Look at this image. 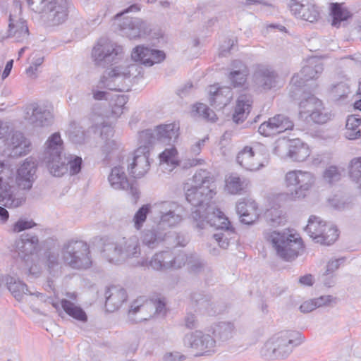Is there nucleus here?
Here are the masks:
<instances>
[{"instance_id": "obj_1", "label": "nucleus", "mask_w": 361, "mask_h": 361, "mask_svg": "<svg viewBox=\"0 0 361 361\" xmlns=\"http://www.w3.org/2000/svg\"><path fill=\"white\" fill-rule=\"evenodd\" d=\"M63 140L59 133L51 135L44 144L43 161L54 176L60 177L70 169V174L75 175L81 170L82 160L78 156L62 155Z\"/></svg>"}, {"instance_id": "obj_2", "label": "nucleus", "mask_w": 361, "mask_h": 361, "mask_svg": "<svg viewBox=\"0 0 361 361\" xmlns=\"http://www.w3.org/2000/svg\"><path fill=\"white\" fill-rule=\"evenodd\" d=\"M191 217L194 227L199 230L204 229L207 226L221 230L214 234L213 237L220 247L228 248L229 240L233 238L235 231L228 219L219 209L209 206L203 212L200 209L192 210Z\"/></svg>"}, {"instance_id": "obj_3", "label": "nucleus", "mask_w": 361, "mask_h": 361, "mask_svg": "<svg viewBox=\"0 0 361 361\" xmlns=\"http://www.w3.org/2000/svg\"><path fill=\"white\" fill-rule=\"evenodd\" d=\"M214 177L211 172L200 169L192 176V184L185 186V198L193 207L194 210L204 211L209 207L210 200L216 194L214 188Z\"/></svg>"}, {"instance_id": "obj_4", "label": "nucleus", "mask_w": 361, "mask_h": 361, "mask_svg": "<svg viewBox=\"0 0 361 361\" xmlns=\"http://www.w3.org/2000/svg\"><path fill=\"white\" fill-rule=\"evenodd\" d=\"M303 342L304 337L299 331H281L265 342L260 354L268 360L285 359L291 354L294 348Z\"/></svg>"}, {"instance_id": "obj_5", "label": "nucleus", "mask_w": 361, "mask_h": 361, "mask_svg": "<svg viewBox=\"0 0 361 361\" xmlns=\"http://www.w3.org/2000/svg\"><path fill=\"white\" fill-rule=\"evenodd\" d=\"M27 4L31 11L41 15L49 27L63 24L73 6L68 0H27Z\"/></svg>"}, {"instance_id": "obj_6", "label": "nucleus", "mask_w": 361, "mask_h": 361, "mask_svg": "<svg viewBox=\"0 0 361 361\" xmlns=\"http://www.w3.org/2000/svg\"><path fill=\"white\" fill-rule=\"evenodd\" d=\"M264 237L271 243L277 255L285 261L290 262L296 259L303 248L301 238L289 232H265Z\"/></svg>"}, {"instance_id": "obj_7", "label": "nucleus", "mask_w": 361, "mask_h": 361, "mask_svg": "<svg viewBox=\"0 0 361 361\" xmlns=\"http://www.w3.org/2000/svg\"><path fill=\"white\" fill-rule=\"evenodd\" d=\"M152 214L154 222L166 231L178 224L183 219V207L174 201H161L152 206Z\"/></svg>"}, {"instance_id": "obj_8", "label": "nucleus", "mask_w": 361, "mask_h": 361, "mask_svg": "<svg viewBox=\"0 0 361 361\" xmlns=\"http://www.w3.org/2000/svg\"><path fill=\"white\" fill-rule=\"evenodd\" d=\"M138 11H140L138 6L133 4L115 16L116 20H118V26L121 34L130 39L145 37L151 32L149 25L141 18L129 16L122 18V16L125 13Z\"/></svg>"}, {"instance_id": "obj_9", "label": "nucleus", "mask_w": 361, "mask_h": 361, "mask_svg": "<svg viewBox=\"0 0 361 361\" xmlns=\"http://www.w3.org/2000/svg\"><path fill=\"white\" fill-rule=\"evenodd\" d=\"M64 262L74 269H87L92 262L88 245L82 240H71L65 244L62 250Z\"/></svg>"}, {"instance_id": "obj_10", "label": "nucleus", "mask_w": 361, "mask_h": 361, "mask_svg": "<svg viewBox=\"0 0 361 361\" xmlns=\"http://www.w3.org/2000/svg\"><path fill=\"white\" fill-rule=\"evenodd\" d=\"M179 126L175 123L161 124L154 129H147L139 133V142L145 143L149 147L159 142L169 144L174 142L178 137Z\"/></svg>"}, {"instance_id": "obj_11", "label": "nucleus", "mask_w": 361, "mask_h": 361, "mask_svg": "<svg viewBox=\"0 0 361 361\" xmlns=\"http://www.w3.org/2000/svg\"><path fill=\"white\" fill-rule=\"evenodd\" d=\"M310 238L324 245L333 244L338 237V230L332 225H327L316 216H310L305 228Z\"/></svg>"}, {"instance_id": "obj_12", "label": "nucleus", "mask_w": 361, "mask_h": 361, "mask_svg": "<svg viewBox=\"0 0 361 361\" xmlns=\"http://www.w3.org/2000/svg\"><path fill=\"white\" fill-rule=\"evenodd\" d=\"M285 182L287 187H295L294 190L290 193V197L292 200H297L306 197L314 184L315 178L310 172L293 170L286 173Z\"/></svg>"}, {"instance_id": "obj_13", "label": "nucleus", "mask_w": 361, "mask_h": 361, "mask_svg": "<svg viewBox=\"0 0 361 361\" xmlns=\"http://www.w3.org/2000/svg\"><path fill=\"white\" fill-rule=\"evenodd\" d=\"M21 3L15 0L13 2L9 14L8 29L6 32H0V41L8 37H13L18 42L26 39L29 35L26 21L21 18Z\"/></svg>"}, {"instance_id": "obj_14", "label": "nucleus", "mask_w": 361, "mask_h": 361, "mask_svg": "<svg viewBox=\"0 0 361 361\" xmlns=\"http://www.w3.org/2000/svg\"><path fill=\"white\" fill-rule=\"evenodd\" d=\"M123 53V48L106 38H101L94 47L92 52L95 64L105 67L116 63Z\"/></svg>"}, {"instance_id": "obj_15", "label": "nucleus", "mask_w": 361, "mask_h": 361, "mask_svg": "<svg viewBox=\"0 0 361 361\" xmlns=\"http://www.w3.org/2000/svg\"><path fill=\"white\" fill-rule=\"evenodd\" d=\"M184 345L196 356L208 355L215 352L216 340L209 334L195 331L185 336Z\"/></svg>"}, {"instance_id": "obj_16", "label": "nucleus", "mask_w": 361, "mask_h": 361, "mask_svg": "<svg viewBox=\"0 0 361 361\" xmlns=\"http://www.w3.org/2000/svg\"><path fill=\"white\" fill-rule=\"evenodd\" d=\"M300 117L310 116L316 123H325L330 118L331 114L322 107V102L312 94H304L299 104Z\"/></svg>"}, {"instance_id": "obj_17", "label": "nucleus", "mask_w": 361, "mask_h": 361, "mask_svg": "<svg viewBox=\"0 0 361 361\" xmlns=\"http://www.w3.org/2000/svg\"><path fill=\"white\" fill-rule=\"evenodd\" d=\"M323 71L322 63L314 60L310 61L308 64L304 66L301 71L295 73L290 80V96L295 99L300 92V87L304 86L306 82L317 79Z\"/></svg>"}, {"instance_id": "obj_18", "label": "nucleus", "mask_w": 361, "mask_h": 361, "mask_svg": "<svg viewBox=\"0 0 361 361\" xmlns=\"http://www.w3.org/2000/svg\"><path fill=\"white\" fill-rule=\"evenodd\" d=\"M131 80H128L121 67L106 70L99 80V86L110 90L127 92L130 90Z\"/></svg>"}, {"instance_id": "obj_19", "label": "nucleus", "mask_w": 361, "mask_h": 361, "mask_svg": "<svg viewBox=\"0 0 361 361\" xmlns=\"http://www.w3.org/2000/svg\"><path fill=\"white\" fill-rule=\"evenodd\" d=\"M140 147L133 152L131 162L128 164V171L135 178L144 176L149 169V146L140 142Z\"/></svg>"}, {"instance_id": "obj_20", "label": "nucleus", "mask_w": 361, "mask_h": 361, "mask_svg": "<svg viewBox=\"0 0 361 361\" xmlns=\"http://www.w3.org/2000/svg\"><path fill=\"white\" fill-rule=\"evenodd\" d=\"M294 126L293 121L284 114H277L263 122L258 128V132L266 137L274 136L288 130Z\"/></svg>"}, {"instance_id": "obj_21", "label": "nucleus", "mask_w": 361, "mask_h": 361, "mask_svg": "<svg viewBox=\"0 0 361 361\" xmlns=\"http://www.w3.org/2000/svg\"><path fill=\"white\" fill-rule=\"evenodd\" d=\"M111 186L115 190H126L130 194L135 200L138 198V190L135 180L130 181L124 171V167L115 166L108 178Z\"/></svg>"}, {"instance_id": "obj_22", "label": "nucleus", "mask_w": 361, "mask_h": 361, "mask_svg": "<svg viewBox=\"0 0 361 361\" xmlns=\"http://www.w3.org/2000/svg\"><path fill=\"white\" fill-rule=\"evenodd\" d=\"M27 120L35 128H44L54 122V115L44 105L37 103L30 104L27 111Z\"/></svg>"}, {"instance_id": "obj_23", "label": "nucleus", "mask_w": 361, "mask_h": 361, "mask_svg": "<svg viewBox=\"0 0 361 361\" xmlns=\"http://www.w3.org/2000/svg\"><path fill=\"white\" fill-rule=\"evenodd\" d=\"M175 269H179L187 264L189 272L200 274L206 270L209 271L206 261L196 252L180 253L176 255Z\"/></svg>"}, {"instance_id": "obj_24", "label": "nucleus", "mask_w": 361, "mask_h": 361, "mask_svg": "<svg viewBox=\"0 0 361 361\" xmlns=\"http://www.w3.org/2000/svg\"><path fill=\"white\" fill-rule=\"evenodd\" d=\"M135 61H140L142 64L152 66L165 59L166 55L163 51L151 49L144 46H137L131 54Z\"/></svg>"}, {"instance_id": "obj_25", "label": "nucleus", "mask_w": 361, "mask_h": 361, "mask_svg": "<svg viewBox=\"0 0 361 361\" xmlns=\"http://www.w3.org/2000/svg\"><path fill=\"white\" fill-rule=\"evenodd\" d=\"M277 77V73L271 68L258 65L253 73V81L259 88L269 90L276 87Z\"/></svg>"}, {"instance_id": "obj_26", "label": "nucleus", "mask_w": 361, "mask_h": 361, "mask_svg": "<svg viewBox=\"0 0 361 361\" xmlns=\"http://www.w3.org/2000/svg\"><path fill=\"white\" fill-rule=\"evenodd\" d=\"M37 164L32 159H27L18 170L16 182L22 190H30L36 179Z\"/></svg>"}, {"instance_id": "obj_27", "label": "nucleus", "mask_w": 361, "mask_h": 361, "mask_svg": "<svg viewBox=\"0 0 361 361\" xmlns=\"http://www.w3.org/2000/svg\"><path fill=\"white\" fill-rule=\"evenodd\" d=\"M209 102L215 109H221L230 103L233 98V92L229 87H218L215 85L209 87Z\"/></svg>"}, {"instance_id": "obj_28", "label": "nucleus", "mask_w": 361, "mask_h": 361, "mask_svg": "<svg viewBox=\"0 0 361 361\" xmlns=\"http://www.w3.org/2000/svg\"><path fill=\"white\" fill-rule=\"evenodd\" d=\"M236 212L243 224L250 225L258 219L257 206L255 201L243 199L236 204Z\"/></svg>"}, {"instance_id": "obj_29", "label": "nucleus", "mask_w": 361, "mask_h": 361, "mask_svg": "<svg viewBox=\"0 0 361 361\" xmlns=\"http://www.w3.org/2000/svg\"><path fill=\"white\" fill-rule=\"evenodd\" d=\"M166 237V231L156 223L141 233L142 244L150 249L156 248Z\"/></svg>"}, {"instance_id": "obj_30", "label": "nucleus", "mask_w": 361, "mask_h": 361, "mask_svg": "<svg viewBox=\"0 0 361 361\" xmlns=\"http://www.w3.org/2000/svg\"><path fill=\"white\" fill-rule=\"evenodd\" d=\"M176 256L173 257L171 252L164 251L156 253L147 262H142V266H149L154 270H166L169 269H175L176 264Z\"/></svg>"}, {"instance_id": "obj_31", "label": "nucleus", "mask_w": 361, "mask_h": 361, "mask_svg": "<svg viewBox=\"0 0 361 361\" xmlns=\"http://www.w3.org/2000/svg\"><path fill=\"white\" fill-rule=\"evenodd\" d=\"M39 245V240L37 235L31 233H24L19 240L16 242V249L19 256L23 260H27L29 257L37 251Z\"/></svg>"}, {"instance_id": "obj_32", "label": "nucleus", "mask_w": 361, "mask_h": 361, "mask_svg": "<svg viewBox=\"0 0 361 361\" xmlns=\"http://www.w3.org/2000/svg\"><path fill=\"white\" fill-rule=\"evenodd\" d=\"M285 148L287 157L294 161H304L310 154L308 145L300 139L289 140Z\"/></svg>"}, {"instance_id": "obj_33", "label": "nucleus", "mask_w": 361, "mask_h": 361, "mask_svg": "<svg viewBox=\"0 0 361 361\" xmlns=\"http://www.w3.org/2000/svg\"><path fill=\"white\" fill-rule=\"evenodd\" d=\"M105 307L107 311L114 312L118 310L127 299V293L124 288L119 286H111L105 293Z\"/></svg>"}, {"instance_id": "obj_34", "label": "nucleus", "mask_w": 361, "mask_h": 361, "mask_svg": "<svg viewBox=\"0 0 361 361\" xmlns=\"http://www.w3.org/2000/svg\"><path fill=\"white\" fill-rule=\"evenodd\" d=\"M236 161L242 167L248 171H257L264 166L258 160L253 148L247 146L238 154Z\"/></svg>"}, {"instance_id": "obj_35", "label": "nucleus", "mask_w": 361, "mask_h": 361, "mask_svg": "<svg viewBox=\"0 0 361 361\" xmlns=\"http://www.w3.org/2000/svg\"><path fill=\"white\" fill-rule=\"evenodd\" d=\"M252 104V97L249 94H241L238 97L236 106L233 114V121L237 123H243L250 113Z\"/></svg>"}, {"instance_id": "obj_36", "label": "nucleus", "mask_w": 361, "mask_h": 361, "mask_svg": "<svg viewBox=\"0 0 361 361\" xmlns=\"http://www.w3.org/2000/svg\"><path fill=\"white\" fill-rule=\"evenodd\" d=\"M119 243L124 261L130 258H137L140 255L141 249L137 236L123 238Z\"/></svg>"}, {"instance_id": "obj_37", "label": "nucleus", "mask_w": 361, "mask_h": 361, "mask_svg": "<svg viewBox=\"0 0 361 361\" xmlns=\"http://www.w3.org/2000/svg\"><path fill=\"white\" fill-rule=\"evenodd\" d=\"M293 13L302 20L314 23L318 20L320 13L318 8L312 3H306L304 5L293 6Z\"/></svg>"}, {"instance_id": "obj_38", "label": "nucleus", "mask_w": 361, "mask_h": 361, "mask_svg": "<svg viewBox=\"0 0 361 361\" xmlns=\"http://www.w3.org/2000/svg\"><path fill=\"white\" fill-rule=\"evenodd\" d=\"M8 145L13 157H21L29 152L30 143L20 132L14 133Z\"/></svg>"}, {"instance_id": "obj_39", "label": "nucleus", "mask_w": 361, "mask_h": 361, "mask_svg": "<svg viewBox=\"0 0 361 361\" xmlns=\"http://www.w3.org/2000/svg\"><path fill=\"white\" fill-rule=\"evenodd\" d=\"M191 300L196 305L197 310L202 314L214 315L218 313L209 295H204L201 293H193L191 295Z\"/></svg>"}, {"instance_id": "obj_40", "label": "nucleus", "mask_w": 361, "mask_h": 361, "mask_svg": "<svg viewBox=\"0 0 361 361\" xmlns=\"http://www.w3.org/2000/svg\"><path fill=\"white\" fill-rule=\"evenodd\" d=\"M102 252L103 257L111 263L118 264L124 261L119 241L105 243Z\"/></svg>"}, {"instance_id": "obj_41", "label": "nucleus", "mask_w": 361, "mask_h": 361, "mask_svg": "<svg viewBox=\"0 0 361 361\" xmlns=\"http://www.w3.org/2000/svg\"><path fill=\"white\" fill-rule=\"evenodd\" d=\"M5 281L7 288L18 301L22 300L24 295H32V293L29 291L26 284L14 277L8 276L6 277Z\"/></svg>"}, {"instance_id": "obj_42", "label": "nucleus", "mask_w": 361, "mask_h": 361, "mask_svg": "<svg viewBox=\"0 0 361 361\" xmlns=\"http://www.w3.org/2000/svg\"><path fill=\"white\" fill-rule=\"evenodd\" d=\"M235 327L233 323L221 322L213 328V334L219 342L224 343L233 338Z\"/></svg>"}, {"instance_id": "obj_43", "label": "nucleus", "mask_w": 361, "mask_h": 361, "mask_svg": "<svg viewBox=\"0 0 361 361\" xmlns=\"http://www.w3.org/2000/svg\"><path fill=\"white\" fill-rule=\"evenodd\" d=\"M61 306L64 312L72 318L82 322H87V317L85 312L73 301L62 299Z\"/></svg>"}, {"instance_id": "obj_44", "label": "nucleus", "mask_w": 361, "mask_h": 361, "mask_svg": "<svg viewBox=\"0 0 361 361\" xmlns=\"http://www.w3.org/2000/svg\"><path fill=\"white\" fill-rule=\"evenodd\" d=\"M361 118L358 115L348 116L345 124V137L348 140H356L361 137Z\"/></svg>"}, {"instance_id": "obj_45", "label": "nucleus", "mask_w": 361, "mask_h": 361, "mask_svg": "<svg viewBox=\"0 0 361 361\" xmlns=\"http://www.w3.org/2000/svg\"><path fill=\"white\" fill-rule=\"evenodd\" d=\"M330 10V14L332 17L331 25L334 27H339L342 22L347 20L350 17H351L350 11L343 7L341 4H331Z\"/></svg>"}, {"instance_id": "obj_46", "label": "nucleus", "mask_w": 361, "mask_h": 361, "mask_svg": "<svg viewBox=\"0 0 361 361\" xmlns=\"http://www.w3.org/2000/svg\"><path fill=\"white\" fill-rule=\"evenodd\" d=\"M248 183L245 178L231 175L226 180V188L231 194H239L247 186Z\"/></svg>"}, {"instance_id": "obj_47", "label": "nucleus", "mask_w": 361, "mask_h": 361, "mask_svg": "<svg viewBox=\"0 0 361 361\" xmlns=\"http://www.w3.org/2000/svg\"><path fill=\"white\" fill-rule=\"evenodd\" d=\"M121 149V143L115 140H107L102 147V152L105 154V159L109 160H111L114 156L118 157Z\"/></svg>"}, {"instance_id": "obj_48", "label": "nucleus", "mask_w": 361, "mask_h": 361, "mask_svg": "<svg viewBox=\"0 0 361 361\" xmlns=\"http://www.w3.org/2000/svg\"><path fill=\"white\" fill-rule=\"evenodd\" d=\"M267 221L271 226H278L284 224L286 221L282 211L276 208H271L265 213Z\"/></svg>"}, {"instance_id": "obj_49", "label": "nucleus", "mask_w": 361, "mask_h": 361, "mask_svg": "<svg viewBox=\"0 0 361 361\" xmlns=\"http://www.w3.org/2000/svg\"><path fill=\"white\" fill-rule=\"evenodd\" d=\"M152 213V207L149 204L142 205L135 214L133 217L134 227L140 230L147 219V215Z\"/></svg>"}, {"instance_id": "obj_50", "label": "nucleus", "mask_w": 361, "mask_h": 361, "mask_svg": "<svg viewBox=\"0 0 361 361\" xmlns=\"http://www.w3.org/2000/svg\"><path fill=\"white\" fill-rule=\"evenodd\" d=\"M250 72L235 73L229 71L227 78L233 87H243L246 84Z\"/></svg>"}, {"instance_id": "obj_51", "label": "nucleus", "mask_w": 361, "mask_h": 361, "mask_svg": "<svg viewBox=\"0 0 361 361\" xmlns=\"http://www.w3.org/2000/svg\"><path fill=\"white\" fill-rule=\"evenodd\" d=\"M349 87L344 82H339L334 85L331 90V97L334 101L345 98L349 93Z\"/></svg>"}, {"instance_id": "obj_52", "label": "nucleus", "mask_w": 361, "mask_h": 361, "mask_svg": "<svg viewBox=\"0 0 361 361\" xmlns=\"http://www.w3.org/2000/svg\"><path fill=\"white\" fill-rule=\"evenodd\" d=\"M349 175L354 181L361 178V157L353 158L349 164Z\"/></svg>"}, {"instance_id": "obj_53", "label": "nucleus", "mask_w": 361, "mask_h": 361, "mask_svg": "<svg viewBox=\"0 0 361 361\" xmlns=\"http://www.w3.org/2000/svg\"><path fill=\"white\" fill-rule=\"evenodd\" d=\"M195 111L204 119L211 121H215L216 119V116L214 111L210 109L206 104H197L195 106Z\"/></svg>"}, {"instance_id": "obj_54", "label": "nucleus", "mask_w": 361, "mask_h": 361, "mask_svg": "<svg viewBox=\"0 0 361 361\" xmlns=\"http://www.w3.org/2000/svg\"><path fill=\"white\" fill-rule=\"evenodd\" d=\"M341 173L335 166H330L326 169L323 177L325 181L330 184L338 182L341 179Z\"/></svg>"}, {"instance_id": "obj_55", "label": "nucleus", "mask_w": 361, "mask_h": 361, "mask_svg": "<svg viewBox=\"0 0 361 361\" xmlns=\"http://www.w3.org/2000/svg\"><path fill=\"white\" fill-rule=\"evenodd\" d=\"M168 240L173 247H184L188 244L189 238L185 234L173 233L168 236Z\"/></svg>"}, {"instance_id": "obj_56", "label": "nucleus", "mask_w": 361, "mask_h": 361, "mask_svg": "<svg viewBox=\"0 0 361 361\" xmlns=\"http://www.w3.org/2000/svg\"><path fill=\"white\" fill-rule=\"evenodd\" d=\"M44 61V56L39 53H34L32 55L31 65L26 69V73L30 76H32L35 75V72L37 70V68L42 65Z\"/></svg>"}, {"instance_id": "obj_57", "label": "nucleus", "mask_w": 361, "mask_h": 361, "mask_svg": "<svg viewBox=\"0 0 361 361\" xmlns=\"http://www.w3.org/2000/svg\"><path fill=\"white\" fill-rule=\"evenodd\" d=\"M45 257L47 259L46 263L50 271L59 266V254L58 251L48 250L45 252Z\"/></svg>"}, {"instance_id": "obj_58", "label": "nucleus", "mask_w": 361, "mask_h": 361, "mask_svg": "<svg viewBox=\"0 0 361 361\" xmlns=\"http://www.w3.org/2000/svg\"><path fill=\"white\" fill-rule=\"evenodd\" d=\"M177 150L174 147L166 149L159 154L161 161L175 164L176 160Z\"/></svg>"}, {"instance_id": "obj_59", "label": "nucleus", "mask_w": 361, "mask_h": 361, "mask_svg": "<svg viewBox=\"0 0 361 361\" xmlns=\"http://www.w3.org/2000/svg\"><path fill=\"white\" fill-rule=\"evenodd\" d=\"M121 68H123V74H126L128 80H131V77L136 78L140 75L142 69V67L137 63H133L126 67H121Z\"/></svg>"}, {"instance_id": "obj_60", "label": "nucleus", "mask_w": 361, "mask_h": 361, "mask_svg": "<svg viewBox=\"0 0 361 361\" xmlns=\"http://www.w3.org/2000/svg\"><path fill=\"white\" fill-rule=\"evenodd\" d=\"M36 224L32 221L20 219L13 226V231L15 233H19L24 230L31 228L35 226Z\"/></svg>"}, {"instance_id": "obj_61", "label": "nucleus", "mask_w": 361, "mask_h": 361, "mask_svg": "<svg viewBox=\"0 0 361 361\" xmlns=\"http://www.w3.org/2000/svg\"><path fill=\"white\" fill-rule=\"evenodd\" d=\"M228 71L231 72H250L249 68L247 64L238 59H235L231 61Z\"/></svg>"}, {"instance_id": "obj_62", "label": "nucleus", "mask_w": 361, "mask_h": 361, "mask_svg": "<svg viewBox=\"0 0 361 361\" xmlns=\"http://www.w3.org/2000/svg\"><path fill=\"white\" fill-rule=\"evenodd\" d=\"M314 305L316 307H321L323 306H329L332 302L336 303V298L331 295H322L319 298H314Z\"/></svg>"}, {"instance_id": "obj_63", "label": "nucleus", "mask_w": 361, "mask_h": 361, "mask_svg": "<svg viewBox=\"0 0 361 361\" xmlns=\"http://www.w3.org/2000/svg\"><path fill=\"white\" fill-rule=\"evenodd\" d=\"M143 302L144 298H140L132 303V305H130V309L129 310L128 312L129 317H131L132 315L136 314L137 312L142 311L145 309L147 305L143 304Z\"/></svg>"}, {"instance_id": "obj_64", "label": "nucleus", "mask_w": 361, "mask_h": 361, "mask_svg": "<svg viewBox=\"0 0 361 361\" xmlns=\"http://www.w3.org/2000/svg\"><path fill=\"white\" fill-rule=\"evenodd\" d=\"M208 140H209V137L207 135V136L204 137V138L200 139V140L196 141L190 147V154L192 155H198V154H200L201 151H202V147L205 145L206 141Z\"/></svg>"}]
</instances>
